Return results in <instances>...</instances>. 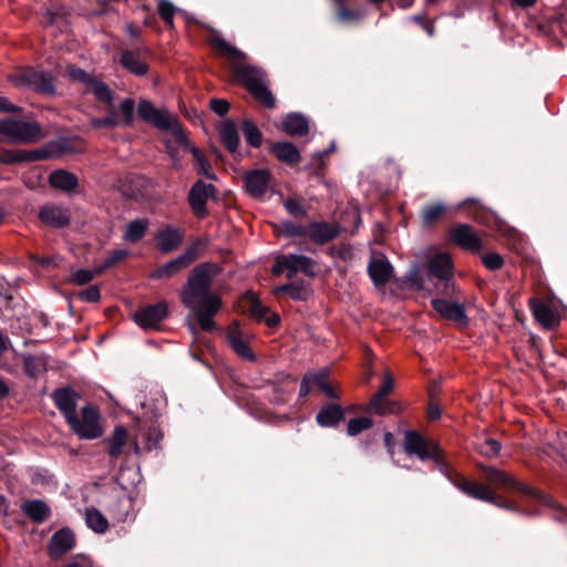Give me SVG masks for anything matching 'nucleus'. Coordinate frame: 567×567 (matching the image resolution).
I'll list each match as a JSON object with an SVG mask.
<instances>
[{
  "label": "nucleus",
  "instance_id": "f257e3e1",
  "mask_svg": "<svg viewBox=\"0 0 567 567\" xmlns=\"http://www.w3.org/2000/svg\"><path fill=\"white\" fill-rule=\"evenodd\" d=\"M221 272L218 264L206 261L195 266L188 274L185 285L179 290V299L196 318L203 331L216 329L214 317L223 308L221 297L212 287Z\"/></svg>",
  "mask_w": 567,
  "mask_h": 567
},
{
  "label": "nucleus",
  "instance_id": "f03ea898",
  "mask_svg": "<svg viewBox=\"0 0 567 567\" xmlns=\"http://www.w3.org/2000/svg\"><path fill=\"white\" fill-rule=\"evenodd\" d=\"M66 75L71 81L83 84L85 93H92L99 102L105 103L110 107V113L107 116L92 117L90 120L91 126L94 128L116 127L120 122L113 111V91L110 89V86L93 73H89L73 64H69L66 66Z\"/></svg>",
  "mask_w": 567,
  "mask_h": 567
},
{
  "label": "nucleus",
  "instance_id": "7ed1b4c3",
  "mask_svg": "<svg viewBox=\"0 0 567 567\" xmlns=\"http://www.w3.org/2000/svg\"><path fill=\"white\" fill-rule=\"evenodd\" d=\"M233 74L249 93L265 107L272 109L276 100L268 89L266 73L262 69L250 64H238L233 68Z\"/></svg>",
  "mask_w": 567,
  "mask_h": 567
},
{
  "label": "nucleus",
  "instance_id": "20e7f679",
  "mask_svg": "<svg viewBox=\"0 0 567 567\" xmlns=\"http://www.w3.org/2000/svg\"><path fill=\"white\" fill-rule=\"evenodd\" d=\"M0 135L12 144H33L45 136L37 122H25L13 118L0 120Z\"/></svg>",
  "mask_w": 567,
  "mask_h": 567
},
{
  "label": "nucleus",
  "instance_id": "39448f33",
  "mask_svg": "<svg viewBox=\"0 0 567 567\" xmlns=\"http://www.w3.org/2000/svg\"><path fill=\"white\" fill-rule=\"evenodd\" d=\"M403 449L408 455H416L420 460H432L443 471L446 467L443 451L435 441L426 440L416 431H408L404 435Z\"/></svg>",
  "mask_w": 567,
  "mask_h": 567
},
{
  "label": "nucleus",
  "instance_id": "423d86ee",
  "mask_svg": "<svg viewBox=\"0 0 567 567\" xmlns=\"http://www.w3.org/2000/svg\"><path fill=\"white\" fill-rule=\"evenodd\" d=\"M68 424L72 431L82 440H94L103 435V429L100 423L97 410L86 405L81 410V416L75 414Z\"/></svg>",
  "mask_w": 567,
  "mask_h": 567
},
{
  "label": "nucleus",
  "instance_id": "0eeeda50",
  "mask_svg": "<svg viewBox=\"0 0 567 567\" xmlns=\"http://www.w3.org/2000/svg\"><path fill=\"white\" fill-rule=\"evenodd\" d=\"M17 83L42 94L54 95L55 93L54 80L45 72L24 70L18 74Z\"/></svg>",
  "mask_w": 567,
  "mask_h": 567
},
{
  "label": "nucleus",
  "instance_id": "6e6552de",
  "mask_svg": "<svg viewBox=\"0 0 567 567\" xmlns=\"http://www.w3.org/2000/svg\"><path fill=\"white\" fill-rule=\"evenodd\" d=\"M216 188L213 184H206L197 181L190 188L188 194V203L198 218H205L207 215L206 203L210 197L215 196Z\"/></svg>",
  "mask_w": 567,
  "mask_h": 567
},
{
  "label": "nucleus",
  "instance_id": "1a4fd4ad",
  "mask_svg": "<svg viewBox=\"0 0 567 567\" xmlns=\"http://www.w3.org/2000/svg\"><path fill=\"white\" fill-rule=\"evenodd\" d=\"M162 131H171L176 141L184 145H189L187 134L183 130L182 125L175 116H173L167 110L158 109L155 115H153L147 122Z\"/></svg>",
  "mask_w": 567,
  "mask_h": 567
},
{
  "label": "nucleus",
  "instance_id": "9d476101",
  "mask_svg": "<svg viewBox=\"0 0 567 567\" xmlns=\"http://www.w3.org/2000/svg\"><path fill=\"white\" fill-rule=\"evenodd\" d=\"M168 315V305L166 301H159L155 305H150L138 309L133 318L137 326L143 329H155L159 322L163 321Z\"/></svg>",
  "mask_w": 567,
  "mask_h": 567
},
{
  "label": "nucleus",
  "instance_id": "9b49d317",
  "mask_svg": "<svg viewBox=\"0 0 567 567\" xmlns=\"http://www.w3.org/2000/svg\"><path fill=\"white\" fill-rule=\"evenodd\" d=\"M451 240L463 250L477 252L483 241L474 228L467 224H458L450 230Z\"/></svg>",
  "mask_w": 567,
  "mask_h": 567
},
{
  "label": "nucleus",
  "instance_id": "f8f14e48",
  "mask_svg": "<svg viewBox=\"0 0 567 567\" xmlns=\"http://www.w3.org/2000/svg\"><path fill=\"white\" fill-rule=\"evenodd\" d=\"M246 192L255 197H262L270 188L271 173L268 169H254L243 176Z\"/></svg>",
  "mask_w": 567,
  "mask_h": 567
},
{
  "label": "nucleus",
  "instance_id": "ddd939ff",
  "mask_svg": "<svg viewBox=\"0 0 567 567\" xmlns=\"http://www.w3.org/2000/svg\"><path fill=\"white\" fill-rule=\"evenodd\" d=\"M432 308L444 319L460 326H467L468 318L463 305L443 298L431 300Z\"/></svg>",
  "mask_w": 567,
  "mask_h": 567
},
{
  "label": "nucleus",
  "instance_id": "4468645a",
  "mask_svg": "<svg viewBox=\"0 0 567 567\" xmlns=\"http://www.w3.org/2000/svg\"><path fill=\"white\" fill-rule=\"evenodd\" d=\"M453 484L470 497L496 504V493L488 486L468 481L464 476H456Z\"/></svg>",
  "mask_w": 567,
  "mask_h": 567
},
{
  "label": "nucleus",
  "instance_id": "2eb2a0df",
  "mask_svg": "<svg viewBox=\"0 0 567 567\" xmlns=\"http://www.w3.org/2000/svg\"><path fill=\"white\" fill-rule=\"evenodd\" d=\"M127 442L128 433L126 429L118 425L102 443L105 445V451L111 461H116L122 455L128 457L130 452L126 450Z\"/></svg>",
  "mask_w": 567,
  "mask_h": 567
},
{
  "label": "nucleus",
  "instance_id": "dca6fc26",
  "mask_svg": "<svg viewBox=\"0 0 567 567\" xmlns=\"http://www.w3.org/2000/svg\"><path fill=\"white\" fill-rule=\"evenodd\" d=\"M38 217L42 224L52 228L65 227L71 220L70 210L55 204H47L40 207Z\"/></svg>",
  "mask_w": 567,
  "mask_h": 567
},
{
  "label": "nucleus",
  "instance_id": "f3484780",
  "mask_svg": "<svg viewBox=\"0 0 567 567\" xmlns=\"http://www.w3.org/2000/svg\"><path fill=\"white\" fill-rule=\"evenodd\" d=\"M162 439L163 434L156 425H144L140 429V433L133 439L132 449L136 455H140L142 450L151 451L157 447Z\"/></svg>",
  "mask_w": 567,
  "mask_h": 567
},
{
  "label": "nucleus",
  "instance_id": "a211bd4d",
  "mask_svg": "<svg viewBox=\"0 0 567 567\" xmlns=\"http://www.w3.org/2000/svg\"><path fill=\"white\" fill-rule=\"evenodd\" d=\"M368 274L377 288H383L393 276V267L385 256H375L368 264Z\"/></svg>",
  "mask_w": 567,
  "mask_h": 567
},
{
  "label": "nucleus",
  "instance_id": "6ab92c4d",
  "mask_svg": "<svg viewBox=\"0 0 567 567\" xmlns=\"http://www.w3.org/2000/svg\"><path fill=\"white\" fill-rule=\"evenodd\" d=\"M227 340L234 352L246 361H255L256 357L250 348L249 338L235 322L227 330Z\"/></svg>",
  "mask_w": 567,
  "mask_h": 567
},
{
  "label": "nucleus",
  "instance_id": "aec40b11",
  "mask_svg": "<svg viewBox=\"0 0 567 567\" xmlns=\"http://www.w3.org/2000/svg\"><path fill=\"white\" fill-rule=\"evenodd\" d=\"M79 394L71 388H60L52 392V400L66 423L76 414Z\"/></svg>",
  "mask_w": 567,
  "mask_h": 567
},
{
  "label": "nucleus",
  "instance_id": "412c9836",
  "mask_svg": "<svg viewBox=\"0 0 567 567\" xmlns=\"http://www.w3.org/2000/svg\"><path fill=\"white\" fill-rule=\"evenodd\" d=\"M75 546L74 533L69 528H61L53 534L49 543V556L58 559Z\"/></svg>",
  "mask_w": 567,
  "mask_h": 567
},
{
  "label": "nucleus",
  "instance_id": "4be33fe9",
  "mask_svg": "<svg viewBox=\"0 0 567 567\" xmlns=\"http://www.w3.org/2000/svg\"><path fill=\"white\" fill-rule=\"evenodd\" d=\"M184 230L173 226H165L157 231L155 239L157 241L158 249L163 254H168L176 250L183 243Z\"/></svg>",
  "mask_w": 567,
  "mask_h": 567
},
{
  "label": "nucleus",
  "instance_id": "5701e85b",
  "mask_svg": "<svg viewBox=\"0 0 567 567\" xmlns=\"http://www.w3.org/2000/svg\"><path fill=\"white\" fill-rule=\"evenodd\" d=\"M481 471L483 472L489 487L492 486L503 491L520 488V484L513 476L503 471L485 465L481 466Z\"/></svg>",
  "mask_w": 567,
  "mask_h": 567
},
{
  "label": "nucleus",
  "instance_id": "b1692460",
  "mask_svg": "<svg viewBox=\"0 0 567 567\" xmlns=\"http://www.w3.org/2000/svg\"><path fill=\"white\" fill-rule=\"evenodd\" d=\"M50 156L51 153L45 148L37 151L7 150L0 153V164L34 162Z\"/></svg>",
  "mask_w": 567,
  "mask_h": 567
},
{
  "label": "nucleus",
  "instance_id": "393cba45",
  "mask_svg": "<svg viewBox=\"0 0 567 567\" xmlns=\"http://www.w3.org/2000/svg\"><path fill=\"white\" fill-rule=\"evenodd\" d=\"M287 277L292 278L297 272H302L306 276H316V261L303 255H287L285 260Z\"/></svg>",
  "mask_w": 567,
  "mask_h": 567
},
{
  "label": "nucleus",
  "instance_id": "a878e982",
  "mask_svg": "<svg viewBox=\"0 0 567 567\" xmlns=\"http://www.w3.org/2000/svg\"><path fill=\"white\" fill-rule=\"evenodd\" d=\"M339 227L334 224L330 223H311L307 227V237L318 244V245H324L332 239H334L339 235Z\"/></svg>",
  "mask_w": 567,
  "mask_h": 567
},
{
  "label": "nucleus",
  "instance_id": "bb28decb",
  "mask_svg": "<svg viewBox=\"0 0 567 567\" xmlns=\"http://www.w3.org/2000/svg\"><path fill=\"white\" fill-rule=\"evenodd\" d=\"M133 505L132 497L123 493L110 498L107 511L114 520L124 522L132 514Z\"/></svg>",
  "mask_w": 567,
  "mask_h": 567
},
{
  "label": "nucleus",
  "instance_id": "cd10ccee",
  "mask_svg": "<svg viewBox=\"0 0 567 567\" xmlns=\"http://www.w3.org/2000/svg\"><path fill=\"white\" fill-rule=\"evenodd\" d=\"M429 271L441 280H449L453 276V262L445 252L434 255L429 261Z\"/></svg>",
  "mask_w": 567,
  "mask_h": 567
},
{
  "label": "nucleus",
  "instance_id": "c85d7f7f",
  "mask_svg": "<svg viewBox=\"0 0 567 567\" xmlns=\"http://www.w3.org/2000/svg\"><path fill=\"white\" fill-rule=\"evenodd\" d=\"M532 312L535 319L546 329H551L559 321V318L551 309V307L545 302L532 299L529 301Z\"/></svg>",
  "mask_w": 567,
  "mask_h": 567
},
{
  "label": "nucleus",
  "instance_id": "c756f323",
  "mask_svg": "<svg viewBox=\"0 0 567 567\" xmlns=\"http://www.w3.org/2000/svg\"><path fill=\"white\" fill-rule=\"evenodd\" d=\"M270 150L278 161L288 165H295L301 159L298 148L290 142L272 143Z\"/></svg>",
  "mask_w": 567,
  "mask_h": 567
},
{
  "label": "nucleus",
  "instance_id": "7c9ffc66",
  "mask_svg": "<svg viewBox=\"0 0 567 567\" xmlns=\"http://www.w3.org/2000/svg\"><path fill=\"white\" fill-rule=\"evenodd\" d=\"M218 133L224 146L231 153L236 152L239 145V134L236 124L226 118L220 122Z\"/></svg>",
  "mask_w": 567,
  "mask_h": 567
},
{
  "label": "nucleus",
  "instance_id": "2f4dec72",
  "mask_svg": "<svg viewBox=\"0 0 567 567\" xmlns=\"http://www.w3.org/2000/svg\"><path fill=\"white\" fill-rule=\"evenodd\" d=\"M22 512L34 523L41 524L50 516V507L41 499L27 501L21 505Z\"/></svg>",
  "mask_w": 567,
  "mask_h": 567
},
{
  "label": "nucleus",
  "instance_id": "473e14b6",
  "mask_svg": "<svg viewBox=\"0 0 567 567\" xmlns=\"http://www.w3.org/2000/svg\"><path fill=\"white\" fill-rule=\"evenodd\" d=\"M343 410L337 403H328L318 412L316 420L321 426H334L343 419Z\"/></svg>",
  "mask_w": 567,
  "mask_h": 567
},
{
  "label": "nucleus",
  "instance_id": "72a5a7b5",
  "mask_svg": "<svg viewBox=\"0 0 567 567\" xmlns=\"http://www.w3.org/2000/svg\"><path fill=\"white\" fill-rule=\"evenodd\" d=\"M368 411L378 415L399 414L403 411V405L399 401L386 399V396H379V400L374 401V395H372Z\"/></svg>",
  "mask_w": 567,
  "mask_h": 567
},
{
  "label": "nucleus",
  "instance_id": "f704fd0d",
  "mask_svg": "<svg viewBox=\"0 0 567 567\" xmlns=\"http://www.w3.org/2000/svg\"><path fill=\"white\" fill-rule=\"evenodd\" d=\"M210 44L224 58L231 62H241L246 59V54L236 47L228 43L223 37L215 34L210 38Z\"/></svg>",
  "mask_w": 567,
  "mask_h": 567
},
{
  "label": "nucleus",
  "instance_id": "c9c22d12",
  "mask_svg": "<svg viewBox=\"0 0 567 567\" xmlns=\"http://www.w3.org/2000/svg\"><path fill=\"white\" fill-rule=\"evenodd\" d=\"M282 130L290 136H305L309 132V124L303 115L292 113L284 118Z\"/></svg>",
  "mask_w": 567,
  "mask_h": 567
},
{
  "label": "nucleus",
  "instance_id": "e433bc0d",
  "mask_svg": "<svg viewBox=\"0 0 567 567\" xmlns=\"http://www.w3.org/2000/svg\"><path fill=\"white\" fill-rule=\"evenodd\" d=\"M122 65L135 75H145L148 71V65L142 59L138 51L126 50L121 55Z\"/></svg>",
  "mask_w": 567,
  "mask_h": 567
},
{
  "label": "nucleus",
  "instance_id": "4c0bfd02",
  "mask_svg": "<svg viewBox=\"0 0 567 567\" xmlns=\"http://www.w3.org/2000/svg\"><path fill=\"white\" fill-rule=\"evenodd\" d=\"M49 182L53 188L63 192H72L78 186V177L73 173L64 169L52 172L49 176Z\"/></svg>",
  "mask_w": 567,
  "mask_h": 567
},
{
  "label": "nucleus",
  "instance_id": "58836bf2",
  "mask_svg": "<svg viewBox=\"0 0 567 567\" xmlns=\"http://www.w3.org/2000/svg\"><path fill=\"white\" fill-rule=\"evenodd\" d=\"M274 295L279 296L282 292L289 295L293 300L305 301L311 295L310 286L303 282H292L276 287L272 290Z\"/></svg>",
  "mask_w": 567,
  "mask_h": 567
},
{
  "label": "nucleus",
  "instance_id": "ea45409f",
  "mask_svg": "<svg viewBox=\"0 0 567 567\" xmlns=\"http://www.w3.org/2000/svg\"><path fill=\"white\" fill-rule=\"evenodd\" d=\"M85 522L97 534H104L109 528V522L105 516L94 507L85 509Z\"/></svg>",
  "mask_w": 567,
  "mask_h": 567
},
{
  "label": "nucleus",
  "instance_id": "a19ab883",
  "mask_svg": "<svg viewBox=\"0 0 567 567\" xmlns=\"http://www.w3.org/2000/svg\"><path fill=\"white\" fill-rule=\"evenodd\" d=\"M148 226L150 221L147 219H134L127 224L123 237L127 241L136 243L145 236Z\"/></svg>",
  "mask_w": 567,
  "mask_h": 567
},
{
  "label": "nucleus",
  "instance_id": "79ce46f5",
  "mask_svg": "<svg viewBox=\"0 0 567 567\" xmlns=\"http://www.w3.org/2000/svg\"><path fill=\"white\" fill-rule=\"evenodd\" d=\"M207 245L208 244L206 240L197 239L193 241L178 257L183 260L186 267H189L194 261L204 255Z\"/></svg>",
  "mask_w": 567,
  "mask_h": 567
},
{
  "label": "nucleus",
  "instance_id": "37998d69",
  "mask_svg": "<svg viewBox=\"0 0 567 567\" xmlns=\"http://www.w3.org/2000/svg\"><path fill=\"white\" fill-rule=\"evenodd\" d=\"M186 265H184L183 260L177 256L175 259L166 262L165 265L158 267L152 274V278L161 279V278H169L186 269Z\"/></svg>",
  "mask_w": 567,
  "mask_h": 567
},
{
  "label": "nucleus",
  "instance_id": "c03bdc74",
  "mask_svg": "<svg viewBox=\"0 0 567 567\" xmlns=\"http://www.w3.org/2000/svg\"><path fill=\"white\" fill-rule=\"evenodd\" d=\"M445 212L446 206L444 204L429 205L422 210V221L425 226H432L444 216Z\"/></svg>",
  "mask_w": 567,
  "mask_h": 567
},
{
  "label": "nucleus",
  "instance_id": "a18cd8bd",
  "mask_svg": "<svg viewBox=\"0 0 567 567\" xmlns=\"http://www.w3.org/2000/svg\"><path fill=\"white\" fill-rule=\"evenodd\" d=\"M241 130H243V134H244V137L245 140L247 141V143L252 146V147H259L262 143V134L261 132L259 131V128L257 127V125L255 123H252L251 121H244L243 124H241Z\"/></svg>",
  "mask_w": 567,
  "mask_h": 567
},
{
  "label": "nucleus",
  "instance_id": "49530a36",
  "mask_svg": "<svg viewBox=\"0 0 567 567\" xmlns=\"http://www.w3.org/2000/svg\"><path fill=\"white\" fill-rule=\"evenodd\" d=\"M127 255H128L127 250H124V249H114V250L110 251L109 255L106 256L104 262L101 266L96 267V274L101 275L107 268H110V267L114 266L115 264L125 259L127 257Z\"/></svg>",
  "mask_w": 567,
  "mask_h": 567
},
{
  "label": "nucleus",
  "instance_id": "de8ad7c7",
  "mask_svg": "<svg viewBox=\"0 0 567 567\" xmlns=\"http://www.w3.org/2000/svg\"><path fill=\"white\" fill-rule=\"evenodd\" d=\"M337 17L342 22L358 21L363 17L361 10L344 4L337 6Z\"/></svg>",
  "mask_w": 567,
  "mask_h": 567
},
{
  "label": "nucleus",
  "instance_id": "09e8293b",
  "mask_svg": "<svg viewBox=\"0 0 567 567\" xmlns=\"http://www.w3.org/2000/svg\"><path fill=\"white\" fill-rule=\"evenodd\" d=\"M372 424H373V422L369 417L362 416V417L351 419L347 425V433L351 436H354V435L361 433L362 431L370 429L372 426Z\"/></svg>",
  "mask_w": 567,
  "mask_h": 567
},
{
  "label": "nucleus",
  "instance_id": "8fccbe9b",
  "mask_svg": "<svg viewBox=\"0 0 567 567\" xmlns=\"http://www.w3.org/2000/svg\"><path fill=\"white\" fill-rule=\"evenodd\" d=\"M157 11L162 20L166 23L167 27H174V13L175 7L168 0H159Z\"/></svg>",
  "mask_w": 567,
  "mask_h": 567
},
{
  "label": "nucleus",
  "instance_id": "3c124183",
  "mask_svg": "<svg viewBox=\"0 0 567 567\" xmlns=\"http://www.w3.org/2000/svg\"><path fill=\"white\" fill-rule=\"evenodd\" d=\"M501 447L502 445L498 441L494 439H485L477 445V451L486 457H494L499 453Z\"/></svg>",
  "mask_w": 567,
  "mask_h": 567
},
{
  "label": "nucleus",
  "instance_id": "603ef678",
  "mask_svg": "<svg viewBox=\"0 0 567 567\" xmlns=\"http://www.w3.org/2000/svg\"><path fill=\"white\" fill-rule=\"evenodd\" d=\"M134 109H135V102L133 99H125L120 104V111L123 115V122L127 126H131L133 124Z\"/></svg>",
  "mask_w": 567,
  "mask_h": 567
},
{
  "label": "nucleus",
  "instance_id": "864d4df0",
  "mask_svg": "<svg viewBox=\"0 0 567 567\" xmlns=\"http://www.w3.org/2000/svg\"><path fill=\"white\" fill-rule=\"evenodd\" d=\"M96 268L94 270L80 269L72 274L70 281L78 286L89 284L96 276Z\"/></svg>",
  "mask_w": 567,
  "mask_h": 567
},
{
  "label": "nucleus",
  "instance_id": "5fc2aeb1",
  "mask_svg": "<svg viewBox=\"0 0 567 567\" xmlns=\"http://www.w3.org/2000/svg\"><path fill=\"white\" fill-rule=\"evenodd\" d=\"M76 298L84 302H97L101 298L100 288L96 285L81 290L76 293Z\"/></svg>",
  "mask_w": 567,
  "mask_h": 567
},
{
  "label": "nucleus",
  "instance_id": "6e6d98bb",
  "mask_svg": "<svg viewBox=\"0 0 567 567\" xmlns=\"http://www.w3.org/2000/svg\"><path fill=\"white\" fill-rule=\"evenodd\" d=\"M482 262L488 270H498L503 267L504 259L499 254L491 252L482 257Z\"/></svg>",
  "mask_w": 567,
  "mask_h": 567
},
{
  "label": "nucleus",
  "instance_id": "4d7b16f0",
  "mask_svg": "<svg viewBox=\"0 0 567 567\" xmlns=\"http://www.w3.org/2000/svg\"><path fill=\"white\" fill-rule=\"evenodd\" d=\"M394 388V381L389 371H385L382 379V384L378 392L374 394V401L379 400V396H386L392 392Z\"/></svg>",
  "mask_w": 567,
  "mask_h": 567
},
{
  "label": "nucleus",
  "instance_id": "13d9d810",
  "mask_svg": "<svg viewBox=\"0 0 567 567\" xmlns=\"http://www.w3.org/2000/svg\"><path fill=\"white\" fill-rule=\"evenodd\" d=\"M158 109H156L150 101L142 100L137 106V114L144 121L148 122L150 118L155 115Z\"/></svg>",
  "mask_w": 567,
  "mask_h": 567
},
{
  "label": "nucleus",
  "instance_id": "bf43d9fd",
  "mask_svg": "<svg viewBox=\"0 0 567 567\" xmlns=\"http://www.w3.org/2000/svg\"><path fill=\"white\" fill-rule=\"evenodd\" d=\"M284 206L288 210V213L295 217L306 215L305 206L299 199L288 198L285 200Z\"/></svg>",
  "mask_w": 567,
  "mask_h": 567
},
{
  "label": "nucleus",
  "instance_id": "052dcab7",
  "mask_svg": "<svg viewBox=\"0 0 567 567\" xmlns=\"http://www.w3.org/2000/svg\"><path fill=\"white\" fill-rule=\"evenodd\" d=\"M306 374L310 377L311 384L317 385L319 390L323 389V386L328 383L327 369H321L318 372H307Z\"/></svg>",
  "mask_w": 567,
  "mask_h": 567
},
{
  "label": "nucleus",
  "instance_id": "680f3d73",
  "mask_svg": "<svg viewBox=\"0 0 567 567\" xmlns=\"http://www.w3.org/2000/svg\"><path fill=\"white\" fill-rule=\"evenodd\" d=\"M186 148H188L192 154L194 155L195 159L198 162L199 164V168H200V173L207 175L208 177H210V175L208 174V164L207 162L204 159L203 157V154L202 152L197 148V147H194L192 146L190 144L188 146H185Z\"/></svg>",
  "mask_w": 567,
  "mask_h": 567
},
{
  "label": "nucleus",
  "instance_id": "e2e57ef3",
  "mask_svg": "<svg viewBox=\"0 0 567 567\" xmlns=\"http://www.w3.org/2000/svg\"><path fill=\"white\" fill-rule=\"evenodd\" d=\"M210 109L216 114L223 116L229 111V103L223 99H213L210 100Z\"/></svg>",
  "mask_w": 567,
  "mask_h": 567
},
{
  "label": "nucleus",
  "instance_id": "0e129e2a",
  "mask_svg": "<svg viewBox=\"0 0 567 567\" xmlns=\"http://www.w3.org/2000/svg\"><path fill=\"white\" fill-rule=\"evenodd\" d=\"M441 416V410L435 402V395L432 390H430V406L427 410V417L431 421H435Z\"/></svg>",
  "mask_w": 567,
  "mask_h": 567
},
{
  "label": "nucleus",
  "instance_id": "69168bd1",
  "mask_svg": "<svg viewBox=\"0 0 567 567\" xmlns=\"http://www.w3.org/2000/svg\"><path fill=\"white\" fill-rule=\"evenodd\" d=\"M408 281L411 287L415 288L416 290H421L423 288V278L419 269H414L409 274Z\"/></svg>",
  "mask_w": 567,
  "mask_h": 567
},
{
  "label": "nucleus",
  "instance_id": "338daca9",
  "mask_svg": "<svg viewBox=\"0 0 567 567\" xmlns=\"http://www.w3.org/2000/svg\"><path fill=\"white\" fill-rule=\"evenodd\" d=\"M285 260H287V255H281L276 258L275 265L271 268V274L274 276H280L286 271Z\"/></svg>",
  "mask_w": 567,
  "mask_h": 567
},
{
  "label": "nucleus",
  "instance_id": "774afa93",
  "mask_svg": "<svg viewBox=\"0 0 567 567\" xmlns=\"http://www.w3.org/2000/svg\"><path fill=\"white\" fill-rule=\"evenodd\" d=\"M19 113L21 112V107L11 104L8 99L0 96V113Z\"/></svg>",
  "mask_w": 567,
  "mask_h": 567
}]
</instances>
